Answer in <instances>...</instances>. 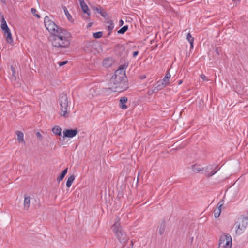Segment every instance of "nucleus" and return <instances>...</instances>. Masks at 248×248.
Wrapping results in <instances>:
<instances>
[{"label": "nucleus", "mask_w": 248, "mask_h": 248, "mask_svg": "<svg viewBox=\"0 0 248 248\" xmlns=\"http://www.w3.org/2000/svg\"><path fill=\"white\" fill-rule=\"evenodd\" d=\"M186 39L190 44L191 48H192L193 47L194 38L191 36L190 33H189L187 34Z\"/></svg>", "instance_id": "nucleus-26"}, {"label": "nucleus", "mask_w": 248, "mask_h": 248, "mask_svg": "<svg viewBox=\"0 0 248 248\" xmlns=\"http://www.w3.org/2000/svg\"><path fill=\"white\" fill-rule=\"evenodd\" d=\"M11 69L12 71L13 76L15 77V74H16L15 69L12 66L11 67Z\"/></svg>", "instance_id": "nucleus-35"}, {"label": "nucleus", "mask_w": 248, "mask_h": 248, "mask_svg": "<svg viewBox=\"0 0 248 248\" xmlns=\"http://www.w3.org/2000/svg\"><path fill=\"white\" fill-rule=\"evenodd\" d=\"M59 103L60 105V114L65 117H67L69 112L67 111L68 107V99L66 94L62 93L59 98Z\"/></svg>", "instance_id": "nucleus-6"}, {"label": "nucleus", "mask_w": 248, "mask_h": 248, "mask_svg": "<svg viewBox=\"0 0 248 248\" xmlns=\"http://www.w3.org/2000/svg\"><path fill=\"white\" fill-rule=\"evenodd\" d=\"M248 224V212L246 215H242L238 218L234 224L235 232L238 235L242 234Z\"/></svg>", "instance_id": "nucleus-3"}, {"label": "nucleus", "mask_w": 248, "mask_h": 248, "mask_svg": "<svg viewBox=\"0 0 248 248\" xmlns=\"http://www.w3.org/2000/svg\"><path fill=\"white\" fill-rule=\"evenodd\" d=\"M1 1L4 3H5V0H1Z\"/></svg>", "instance_id": "nucleus-44"}, {"label": "nucleus", "mask_w": 248, "mask_h": 248, "mask_svg": "<svg viewBox=\"0 0 248 248\" xmlns=\"http://www.w3.org/2000/svg\"><path fill=\"white\" fill-rule=\"evenodd\" d=\"M67 63V61H64L58 62V64L60 66H63V65L66 64Z\"/></svg>", "instance_id": "nucleus-32"}, {"label": "nucleus", "mask_w": 248, "mask_h": 248, "mask_svg": "<svg viewBox=\"0 0 248 248\" xmlns=\"http://www.w3.org/2000/svg\"><path fill=\"white\" fill-rule=\"evenodd\" d=\"M31 13L34 15V16H35L36 17H37L38 18H39L40 17V16L39 15L36 14V10L35 8H32L31 10Z\"/></svg>", "instance_id": "nucleus-30"}, {"label": "nucleus", "mask_w": 248, "mask_h": 248, "mask_svg": "<svg viewBox=\"0 0 248 248\" xmlns=\"http://www.w3.org/2000/svg\"><path fill=\"white\" fill-rule=\"evenodd\" d=\"M108 61V59H107V60H104V61H103V64L104 65H106V62H107V61Z\"/></svg>", "instance_id": "nucleus-41"}, {"label": "nucleus", "mask_w": 248, "mask_h": 248, "mask_svg": "<svg viewBox=\"0 0 248 248\" xmlns=\"http://www.w3.org/2000/svg\"><path fill=\"white\" fill-rule=\"evenodd\" d=\"M127 102V98L125 96L121 97L120 99V108L122 109H125L127 108L126 103Z\"/></svg>", "instance_id": "nucleus-14"}, {"label": "nucleus", "mask_w": 248, "mask_h": 248, "mask_svg": "<svg viewBox=\"0 0 248 248\" xmlns=\"http://www.w3.org/2000/svg\"><path fill=\"white\" fill-rule=\"evenodd\" d=\"M98 46L97 43L93 41H86L84 43L83 50L86 52L95 54L97 52V47Z\"/></svg>", "instance_id": "nucleus-8"}, {"label": "nucleus", "mask_w": 248, "mask_h": 248, "mask_svg": "<svg viewBox=\"0 0 248 248\" xmlns=\"http://www.w3.org/2000/svg\"><path fill=\"white\" fill-rule=\"evenodd\" d=\"M45 28L48 31L50 35L55 34L62 28L59 27L53 20L52 16H46L44 20Z\"/></svg>", "instance_id": "nucleus-5"}, {"label": "nucleus", "mask_w": 248, "mask_h": 248, "mask_svg": "<svg viewBox=\"0 0 248 248\" xmlns=\"http://www.w3.org/2000/svg\"><path fill=\"white\" fill-rule=\"evenodd\" d=\"M216 52H217V54H219V52H218V49H217V48H216Z\"/></svg>", "instance_id": "nucleus-43"}, {"label": "nucleus", "mask_w": 248, "mask_h": 248, "mask_svg": "<svg viewBox=\"0 0 248 248\" xmlns=\"http://www.w3.org/2000/svg\"><path fill=\"white\" fill-rule=\"evenodd\" d=\"M5 36L6 37V41L7 43H9L10 44L13 43V39L11 31L7 33Z\"/></svg>", "instance_id": "nucleus-21"}, {"label": "nucleus", "mask_w": 248, "mask_h": 248, "mask_svg": "<svg viewBox=\"0 0 248 248\" xmlns=\"http://www.w3.org/2000/svg\"><path fill=\"white\" fill-rule=\"evenodd\" d=\"M220 169V168H219L218 166L217 165L216 166L215 168L214 169L213 168V170H214V171H217V172Z\"/></svg>", "instance_id": "nucleus-37"}, {"label": "nucleus", "mask_w": 248, "mask_h": 248, "mask_svg": "<svg viewBox=\"0 0 248 248\" xmlns=\"http://www.w3.org/2000/svg\"><path fill=\"white\" fill-rule=\"evenodd\" d=\"M93 9L96 10L103 17H106L108 16L107 13L106 12L104 11L102 8L94 7L93 8Z\"/></svg>", "instance_id": "nucleus-19"}, {"label": "nucleus", "mask_w": 248, "mask_h": 248, "mask_svg": "<svg viewBox=\"0 0 248 248\" xmlns=\"http://www.w3.org/2000/svg\"><path fill=\"white\" fill-rule=\"evenodd\" d=\"M1 28L3 31L4 35H6V33L11 31L9 28L8 27L6 21L4 18L2 16L1 19Z\"/></svg>", "instance_id": "nucleus-12"}, {"label": "nucleus", "mask_w": 248, "mask_h": 248, "mask_svg": "<svg viewBox=\"0 0 248 248\" xmlns=\"http://www.w3.org/2000/svg\"><path fill=\"white\" fill-rule=\"evenodd\" d=\"M107 30L109 31L108 34H110L111 33L112 30L114 28V24L113 22L111 20H109L107 22Z\"/></svg>", "instance_id": "nucleus-20"}, {"label": "nucleus", "mask_w": 248, "mask_h": 248, "mask_svg": "<svg viewBox=\"0 0 248 248\" xmlns=\"http://www.w3.org/2000/svg\"><path fill=\"white\" fill-rule=\"evenodd\" d=\"M75 179V177L74 175H71L67 179L66 182V186L67 187H70L71 185Z\"/></svg>", "instance_id": "nucleus-24"}, {"label": "nucleus", "mask_w": 248, "mask_h": 248, "mask_svg": "<svg viewBox=\"0 0 248 248\" xmlns=\"http://www.w3.org/2000/svg\"><path fill=\"white\" fill-rule=\"evenodd\" d=\"M165 230V223L164 222H162L160 225L159 229V232L160 235L163 234Z\"/></svg>", "instance_id": "nucleus-27"}, {"label": "nucleus", "mask_w": 248, "mask_h": 248, "mask_svg": "<svg viewBox=\"0 0 248 248\" xmlns=\"http://www.w3.org/2000/svg\"><path fill=\"white\" fill-rule=\"evenodd\" d=\"M99 91L97 88H92L89 90V95H91L92 97H94L97 95Z\"/></svg>", "instance_id": "nucleus-22"}, {"label": "nucleus", "mask_w": 248, "mask_h": 248, "mask_svg": "<svg viewBox=\"0 0 248 248\" xmlns=\"http://www.w3.org/2000/svg\"><path fill=\"white\" fill-rule=\"evenodd\" d=\"M217 171H214L212 166H207L205 171V175L207 177H210L214 175Z\"/></svg>", "instance_id": "nucleus-13"}, {"label": "nucleus", "mask_w": 248, "mask_h": 248, "mask_svg": "<svg viewBox=\"0 0 248 248\" xmlns=\"http://www.w3.org/2000/svg\"><path fill=\"white\" fill-rule=\"evenodd\" d=\"M64 12H65V15L67 16V17L68 16H70V15L69 14L68 10H67L66 8H65V9H64Z\"/></svg>", "instance_id": "nucleus-38"}, {"label": "nucleus", "mask_w": 248, "mask_h": 248, "mask_svg": "<svg viewBox=\"0 0 248 248\" xmlns=\"http://www.w3.org/2000/svg\"><path fill=\"white\" fill-rule=\"evenodd\" d=\"M30 206V197L25 195L24 200V209L28 210Z\"/></svg>", "instance_id": "nucleus-15"}, {"label": "nucleus", "mask_w": 248, "mask_h": 248, "mask_svg": "<svg viewBox=\"0 0 248 248\" xmlns=\"http://www.w3.org/2000/svg\"><path fill=\"white\" fill-rule=\"evenodd\" d=\"M123 23H124V21L122 19H121L120 20V26L123 25Z\"/></svg>", "instance_id": "nucleus-40"}, {"label": "nucleus", "mask_w": 248, "mask_h": 248, "mask_svg": "<svg viewBox=\"0 0 248 248\" xmlns=\"http://www.w3.org/2000/svg\"><path fill=\"white\" fill-rule=\"evenodd\" d=\"M78 133L76 129H65L63 131V137L73 138Z\"/></svg>", "instance_id": "nucleus-9"}, {"label": "nucleus", "mask_w": 248, "mask_h": 248, "mask_svg": "<svg viewBox=\"0 0 248 248\" xmlns=\"http://www.w3.org/2000/svg\"><path fill=\"white\" fill-rule=\"evenodd\" d=\"M125 73L123 68L117 70L109 80L110 88L115 92H118L125 90L127 88L125 80Z\"/></svg>", "instance_id": "nucleus-2"}, {"label": "nucleus", "mask_w": 248, "mask_h": 248, "mask_svg": "<svg viewBox=\"0 0 248 248\" xmlns=\"http://www.w3.org/2000/svg\"><path fill=\"white\" fill-rule=\"evenodd\" d=\"M223 204L224 201L223 200L220 201L217 203V208L214 210V217L215 218H217L219 217L221 211V207Z\"/></svg>", "instance_id": "nucleus-11"}, {"label": "nucleus", "mask_w": 248, "mask_h": 248, "mask_svg": "<svg viewBox=\"0 0 248 248\" xmlns=\"http://www.w3.org/2000/svg\"><path fill=\"white\" fill-rule=\"evenodd\" d=\"M103 33L102 32H97L93 34V36L94 38H100L102 36Z\"/></svg>", "instance_id": "nucleus-29"}, {"label": "nucleus", "mask_w": 248, "mask_h": 248, "mask_svg": "<svg viewBox=\"0 0 248 248\" xmlns=\"http://www.w3.org/2000/svg\"><path fill=\"white\" fill-rule=\"evenodd\" d=\"M169 79L164 78L161 82L166 86L169 84Z\"/></svg>", "instance_id": "nucleus-31"}, {"label": "nucleus", "mask_w": 248, "mask_h": 248, "mask_svg": "<svg viewBox=\"0 0 248 248\" xmlns=\"http://www.w3.org/2000/svg\"><path fill=\"white\" fill-rule=\"evenodd\" d=\"M36 135L38 138H39L40 139H42L43 137H42V135L40 133V132H37Z\"/></svg>", "instance_id": "nucleus-36"}, {"label": "nucleus", "mask_w": 248, "mask_h": 248, "mask_svg": "<svg viewBox=\"0 0 248 248\" xmlns=\"http://www.w3.org/2000/svg\"><path fill=\"white\" fill-rule=\"evenodd\" d=\"M192 171L196 173H199L203 170V168L200 165L195 164L191 166Z\"/></svg>", "instance_id": "nucleus-16"}, {"label": "nucleus", "mask_w": 248, "mask_h": 248, "mask_svg": "<svg viewBox=\"0 0 248 248\" xmlns=\"http://www.w3.org/2000/svg\"><path fill=\"white\" fill-rule=\"evenodd\" d=\"M71 37L70 33L62 28L55 34L50 35L49 38L53 46L67 48L70 44Z\"/></svg>", "instance_id": "nucleus-1"}, {"label": "nucleus", "mask_w": 248, "mask_h": 248, "mask_svg": "<svg viewBox=\"0 0 248 248\" xmlns=\"http://www.w3.org/2000/svg\"><path fill=\"white\" fill-rule=\"evenodd\" d=\"M78 0L79 1L80 7L82 11L87 15V16L86 18V19H88L89 16H90V10L84 0Z\"/></svg>", "instance_id": "nucleus-10"}, {"label": "nucleus", "mask_w": 248, "mask_h": 248, "mask_svg": "<svg viewBox=\"0 0 248 248\" xmlns=\"http://www.w3.org/2000/svg\"><path fill=\"white\" fill-rule=\"evenodd\" d=\"M170 77H171V75H170V73L169 72H168L166 73L165 76L164 77L166 78H168L170 79Z\"/></svg>", "instance_id": "nucleus-34"}, {"label": "nucleus", "mask_w": 248, "mask_h": 248, "mask_svg": "<svg viewBox=\"0 0 248 248\" xmlns=\"http://www.w3.org/2000/svg\"><path fill=\"white\" fill-rule=\"evenodd\" d=\"M61 128L59 126H55L52 129L53 133L56 135H61Z\"/></svg>", "instance_id": "nucleus-23"}, {"label": "nucleus", "mask_w": 248, "mask_h": 248, "mask_svg": "<svg viewBox=\"0 0 248 248\" xmlns=\"http://www.w3.org/2000/svg\"><path fill=\"white\" fill-rule=\"evenodd\" d=\"M200 77L203 80H205L206 81H208L209 79L206 78V77L204 74H201L200 75Z\"/></svg>", "instance_id": "nucleus-33"}, {"label": "nucleus", "mask_w": 248, "mask_h": 248, "mask_svg": "<svg viewBox=\"0 0 248 248\" xmlns=\"http://www.w3.org/2000/svg\"><path fill=\"white\" fill-rule=\"evenodd\" d=\"M112 230L119 241L122 244L125 243L127 238L125 233L123 231L119 219L117 220L112 226Z\"/></svg>", "instance_id": "nucleus-4"}, {"label": "nucleus", "mask_w": 248, "mask_h": 248, "mask_svg": "<svg viewBox=\"0 0 248 248\" xmlns=\"http://www.w3.org/2000/svg\"><path fill=\"white\" fill-rule=\"evenodd\" d=\"M182 83V80H180L178 81V84L180 85Z\"/></svg>", "instance_id": "nucleus-42"}, {"label": "nucleus", "mask_w": 248, "mask_h": 248, "mask_svg": "<svg viewBox=\"0 0 248 248\" xmlns=\"http://www.w3.org/2000/svg\"><path fill=\"white\" fill-rule=\"evenodd\" d=\"M139 54V52L138 51H134L133 53V56L134 57H135Z\"/></svg>", "instance_id": "nucleus-39"}, {"label": "nucleus", "mask_w": 248, "mask_h": 248, "mask_svg": "<svg viewBox=\"0 0 248 248\" xmlns=\"http://www.w3.org/2000/svg\"><path fill=\"white\" fill-rule=\"evenodd\" d=\"M128 29V26L125 25L121 28L120 30H119L117 31L119 34H124Z\"/></svg>", "instance_id": "nucleus-28"}, {"label": "nucleus", "mask_w": 248, "mask_h": 248, "mask_svg": "<svg viewBox=\"0 0 248 248\" xmlns=\"http://www.w3.org/2000/svg\"><path fill=\"white\" fill-rule=\"evenodd\" d=\"M232 238L229 234L223 233L219 238L218 248H231Z\"/></svg>", "instance_id": "nucleus-7"}, {"label": "nucleus", "mask_w": 248, "mask_h": 248, "mask_svg": "<svg viewBox=\"0 0 248 248\" xmlns=\"http://www.w3.org/2000/svg\"><path fill=\"white\" fill-rule=\"evenodd\" d=\"M165 87H166V86L161 82V81H159L157 82L156 86L154 87L152 92H157Z\"/></svg>", "instance_id": "nucleus-17"}, {"label": "nucleus", "mask_w": 248, "mask_h": 248, "mask_svg": "<svg viewBox=\"0 0 248 248\" xmlns=\"http://www.w3.org/2000/svg\"><path fill=\"white\" fill-rule=\"evenodd\" d=\"M67 170L68 169L66 168L62 172L61 174L59 177H58L57 179V180L58 182H60V181H62L66 173H67Z\"/></svg>", "instance_id": "nucleus-25"}, {"label": "nucleus", "mask_w": 248, "mask_h": 248, "mask_svg": "<svg viewBox=\"0 0 248 248\" xmlns=\"http://www.w3.org/2000/svg\"><path fill=\"white\" fill-rule=\"evenodd\" d=\"M16 134L17 136V140L19 143H23L24 144L25 143V140H24V134L22 132L17 131H16Z\"/></svg>", "instance_id": "nucleus-18"}]
</instances>
